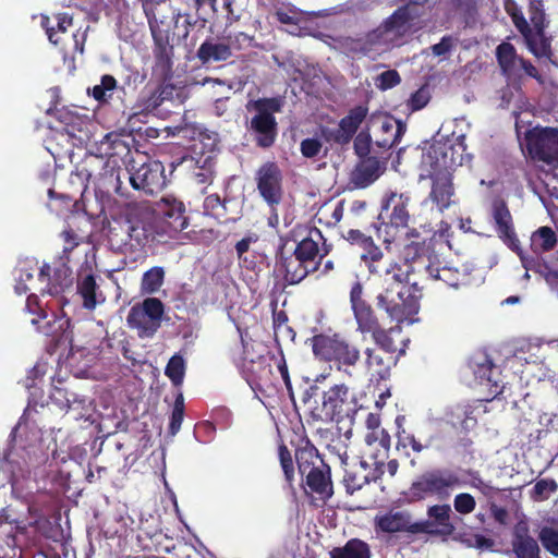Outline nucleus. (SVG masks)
I'll use <instances>...</instances> for the list:
<instances>
[{"label":"nucleus","instance_id":"f257e3e1","mask_svg":"<svg viewBox=\"0 0 558 558\" xmlns=\"http://www.w3.org/2000/svg\"><path fill=\"white\" fill-rule=\"evenodd\" d=\"M383 291L377 303L397 323L412 322L417 314L422 288L412 280V267L407 263H390L380 274Z\"/></svg>","mask_w":558,"mask_h":558},{"label":"nucleus","instance_id":"f03ea898","mask_svg":"<svg viewBox=\"0 0 558 558\" xmlns=\"http://www.w3.org/2000/svg\"><path fill=\"white\" fill-rule=\"evenodd\" d=\"M107 145L105 156L90 154L76 165L74 174L85 182L92 183L95 190L101 193L114 192L124 196L121 175L128 174L120 165L117 155L122 151L129 153V146L116 133L105 135L101 146Z\"/></svg>","mask_w":558,"mask_h":558},{"label":"nucleus","instance_id":"7ed1b4c3","mask_svg":"<svg viewBox=\"0 0 558 558\" xmlns=\"http://www.w3.org/2000/svg\"><path fill=\"white\" fill-rule=\"evenodd\" d=\"M283 105L279 96L251 99L245 105L247 112L253 113L247 130L257 147L267 149L275 145L278 137L276 113L282 111Z\"/></svg>","mask_w":558,"mask_h":558},{"label":"nucleus","instance_id":"20e7f679","mask_svg":"<svg viewBox=\"0 0 558 558\" xmlns=\"http://www.w3.org/2000/svg\"><path fill=\"white\" fill-rule=\"evenodd\" d=\"M366 425L371 429L365 436L366 445L372 447L377 442L379 448H375L376 453L372 450L369 451L372 462L368 463L362 460L359 470L354 471L353 477H351V482H354V488H362L363 485H368L372 481L377 480L390 448V436L385 429H379L380 420L378 415L369 413L366 418Z\"/></svg>","mask_w":558,"mask_h":558},{"label":"nucleus","instance_id":"39448f33","mask_svg":"<svg viewBox=\"0 0 558 558\" xmlns=\"http://www.w3.org/2000/svg\"><path fill=\"white\" fill-rule=\"evenodd\" d=\"M465 136L459 135L453 143H435L423 154L421 160L422 175L451 172L459 166L469 163L471 155L465 153Z\"/></svg>","mask_w":558,"mask_h":558},{"label":"nucleus","instance_id":"423d86ee","mask_svg":"<svg viewBox=\"0 0 558 558\" xmlns=\"http://www.w3.org/2000/svg\"><path fill=\"white\" fill-rule=\"evenodd\" d=\"M59 459L57 451H53L52 459L49 463H45L34 470V481L39 484H50L54 488H71L72 485L77 484L80 478L85 476L88 483H93L94 476L92 471L85 472L81 463L74 459L62 457Z\"/></svg>","mask_w":558,"mask_h":558},{"label":"nucleus","instance_id":"0eeeda50","mask_svg":"<svg viewBox=\"0 0 558 558\" xmlns=\"http://www.w3.org/2000/svg\"><path fill=\"white\" fill-rule=\"evenodd\" d=\"M295 461L299 473L308 488H332L330 466L308 440L295 450Z\"/></svg>","mask_w":558,"mask_h":558},{"label":"nucleus","instance_id":"6e6552de","mask_svg":"<svg viewBox=\"0 0 558 558\" xmlns=\"http://www.w3.org/2000/svg\"><path fill=\"white\" fill-rule=\"evenodd\" d=\"M126 173L134 190L149 195L162 191L167 185L165 166L159 160L148 159L140 165L133 160L131 167L126 169Z\"/></svg>","mask_w":558,"mask_h":558},{"label":"nucleus","instance_id":"1a4fd4ad","mask_svg":"<svg viewBox=\"0 0 558 558\" xmlns=\"http://www.w3.org/2000/svg\"><path fill=\"white\" fill-rule=\"evenodd\" d=\"M363 122L367 130L377 128L383 133L389 135L383 140H377L378 145L381 147L396 145L405 130L400 121H393L384 116H371L367 118V108L364 106H359L351 110V134L354 133Z\"/></svg>","mask_w":558,"mask_h":558},{"label":"nucleus","instance_id":"9d476101","mask_svg":"<svg viewBox=\"0 0 558 558\" xmlns=\"http://www.w3.org/2000/svg\"><path fill=\"white\" fill-rule=\"evenodd\" d=\"M410 29L409 13L407 8L397 10L381 26L367 35L368 48H361L368 53L376 46L399 45L401 38Z\"/></svg>","mask_w":558,"mask_h":558},{"label":"nucleus","instance_id":"9b49d317","mask_svg":"<svg viewBox=\"0 0 558 558\" xmlns=\"http://www.w3.org/2000/svg\"><path fill=\"white\" fill-rule=\"evenodd\" d=\"M255 181L260 197L275 210L283 197V174L277 162H264L255 173Z\"/></svg>","mask_w":558,"mask_h":558},{"label":"nucleus","instance_id":"f8f14e48","mask_svg":"<svg viewBox=\"0 0 558 558\" xmlns=\"http://www.w3.org/2000/svg\"><path fill=\"white\" fill-rule=\"evenodd\" d=\"M482 480L475 472L469 470L430 471L425 473L421 481L413 484L412 488H448L451 486H471L478 488Z\"/></svg>","mask_w":558,"mask_h":558},{"label":"nucleus","instance_id":"ddd939ff","mask_svg":"<svg viewBox=\"0 0 558 558\" xmlns=\"http://www.w3.org/2000/svg\"><path fill=\"white\" fill-rule=\"evenodd\" d=\"M322 411L327 420L337 423L339 438L349 439V429H343L340 424L349 417L348 387L344 384L335 385L324 392Z\"/></svg>","mask_w":558,"mask_h":558},{"label":"nucleus","instance_id":"4468645a","mask_svg":"<svg viewBox=\"0 0 558 558\" xmlns=\"http://www.w3.org/2000/svg\"><path fill=\"white\" fill-rule=\"evenodd\" d=\"M288 241L280 238V244L275 254V271L283 277L289 284L301 282L311 272H314L305 262L292 251L287 250Z\"/></svg>","mask_w":558,"mask_h":558},{"label":"nucleus","instance_id":"2eb2a0df","mask_svg":"<svg viewBox=\"0 0 558 558\" xmlns=\"http://www.w3.org/2000/svg\"><path fill=\"white\" fill-rule=\"evenodd\" d=\"M529 155L539 161L553 163L558 160V130L534 129L526 133Z\"/></svg>","mask_w":558,"mask_h":558},{"label":"nucleus","instance_id":"dca6fc26","mask_svg":"<svg viewBox=\"0 0 558 558\" xmlns=\"http://www.w3.org/2000/svg\"><path fill=\"white\" fill-rule=\"evenodd\" d=\"M154 40L153 77L158 82H169L173 76V46L169 43V34L166 29L150 32Z\"/></svg>","mask_w":558,"mask_h":558},{"label":"nucleus","instance_id":"f3484780","mask_svg":"<svg viewBox=\"0 0 558 558\" xmlns=\"http://www.w3.org/2000/svg\"><path fill=\"white\" fill-rule=\"evenodd\" d=\"M496 58L504 75L509 80L520 78L522 74L538 80V71L529 61L521 58L512 44L504 41L496 48Z\"/></svg>","mask_w":558,"mask_h":558},{"label":"nucleus","instance_id":"a211bd4d","mask_svg":"<svg viewBox=\"0 0 558 558\" xmlns=\"http://www.w3.org/2000/svg\"><path fill=\"white\" fill-rule=\"evenodd\" d=\"M312 348L316 356L325 361H335L339 369L343 367V371L348 372L349 345L339 335H316L312 338Z\"/></svg>","mask_w":558,"mask_h":558},{"label":"nucleus","instance_id":"6ab92c4d","mask_svg":"<svg viewBox=\"0 0 558 558\" xmlns=\"http://www.w3.org/2000/svg\"><path fill=\"white\" fill-rule=\"evenodd\" d=\"M292 251L305 262L313 271H316L320 265L322 258L328 254L325 240L320 230L311 228L307 234L296 243Z\"/></svg>","mask_w":558,"mask_h":558},{"label":"nucleus","instance_id":"aec40b11","mask_svg":"<svg viewBox=\"0 0 558 558\" xmlns=\"http://www.w3.org/2000/svg\"><path fill=\"white\" fill-rule=\"evenodd\" d=\"M374 530L376 534H395L400 532L416 534L423 533L424 526L412 522L411 515L407 511L390 510L375 515Z\"/></svg>","mask_w":558,"mask_h":558},{"label":"nucleus","instance_id":"412c9836","mask_svg":"<svg viewBox=\"0 0 558 558\" xmlns=\"http://www.w3.org/2000/svg\"><path fill=\"white\" fill-rule=\"evenodd\" d=\"M492 217L494 219L496 231L499 238L509 248L519 254L524 267H526L524 257L520 248L519 239L517 238V234L513 229L511 214L504 201L496 199L493 202Z\"/></svg>","mask_w":558,"mask_h":558},{"label":"nucleus","instance_id":"4be33fe9","mask_svg":"<svg viewBox=\"0 0 558 558\" xmlns=\"http://www.w3.org/2000/svg\"><path fill=\"white\" fill-rule=\"evenodd\" d=\"M155 211L170 231L181 232L189 225L183 202L172 195L161 197L155 205Z\"/></svg>","mask_w":558,"mask_h":558},{"label":"nucleus","instance_id":"5701e85b","mask_svg":"<svg viewBox=\"0 0 558 558\" xmlns=\"http://www.w3.org/2000/svg\"><path fill=\"white\" fill-rule=\"evenodd\" d=\"M511 551L515 558H541L537 541L530 534L525 520H520L512 530Z\"/></svg>","mask_w":558,"mask_h":558},{"label":"nucleus","instance_id":"b1692460","mask_svg":"<svg viewBox=\"0 0 558 558\" xmlns=\"http://www.w3.org/2000/svg\"><path fill=\"white\" fill-rule=\"evenodd\" d=\"M76 292L82 299L83 307L93 311L105 301L102 292L97 283V276L88 267L82 268L77 272Z\"/></svg>","mask_w":558,"mask_h":558},{"label":"nucleus","instance_id":"393cba45","mask_svg":"<svg viewBox=\"0 0 558 558\" xmlns=\"http://www.w3.org/2000/svg\"><path fill=\"white\" fill-rule=\"evenodd\" d=\"M426 271L433 280H439L449 287L457 288L469 282L470 274L465 267H453L449 263L433 260L426 266Z\"/></svg>","mask_w":558,"mask_h":558},{"label":"nucleus","instance_id":"a878e982","mask_svg":"<svg viewBox=\"0 0 558 558\" xmlns=\"http://www.w3.org/2000/svg\"><path fill=\"white\" fill-rule=\"evenodd\" d=\"M409 195L391 192L383 204L380 216L389 218L396 227H405L409 221Z\"/></svg>","mask_w":558,"mask_h":558},{"label":"nucleus","instance_id":"bb28decb","mask_svg":"<svg viewBox=\"0 0 558 558\" xmlns=\"http://www.w3.org/2000/svg\"><path fill=\"white\" fill-rule=\"evenodd\" d=\"M452 510L449 505L433 506L428 510L429 521L417 522L424 526L423 532L449 536L454 531V525L450 519Z\"/></svg>","mask_w":558,"mask_h":558},{"label":"nucleus","instance_id":"cd10ccee","mask_svg":"<svg viewBox=\"0 0 558 558\" xmlns=\"http://www.w3.org/2000/svg\"><path fill=\"white\" fill-rule=\"evenodd\" d=\"M31 324L35 326L39 333L50 338L54 343H60L70 337L69 328L71 326V320L65 316L51 314L50 319H48V317L45 320L31 318Z\"/></svg>","mask_w":558,"mask_h":558},{"label":"nucleus","instance_id":"c85d7f7f","mask_svg":"<svg viewBox=\"0 0 558 558\" xmlns=\"http://www.w3.org/2000/svg\"><path fill=\"white\" fill-rule=\"evenodd\" d=\"M362 287L356 284L351 290V305L354 311L357 329L362 333H373L377 328V319L372 307L361 299Z\"/></svg>","mask_w":558,"mask_h":558},{"label":"nucleus","instance_id":"c756f323","mask_svg":"<svg viewBox=\"0 0 558 558\" xmlns=\"http://www.w3.org/2000/svg\"><path fill=\"white\" fill-rule=\"evenodd\" d=\"M68 262H61L60 267L54 269L52 277L50 276V266L45 264L39 271V278L41 280L48 279L47 288L44 292L50 295H58L65 289L70 288L73 283L72 270L68 266Z\"/></svg>","mask_w":558,"mask_h":558},{"label":"nucleus","instance_id":"7c9ffc66","mask_svg":"<svg viewBox=\"0 0 558 558\" xmlns=\"http://www.w3.org/2000/svg\"><path fill=\"white\" fill-rule=\"evenodd\" d=\"M376 157L362 158L351 171V187L365 189L373 184L383 173Z\"/></svg>","mask_w":558,"mask_h":558},{"label":"nucleus","instance_id":"2f4dec72","mask_svg":"<svg viewBox=\"0 0 558 558\" xmlns=\"http://www.w3.org/2000/svg\"><path fill=\"white\" fill-rule=\"evenodd\" d=\"M470 367L478 384L488 387L490 393L498 395L501 391L498 384V371L494 367L488 356L485 354L475 355L470 361Z\"/></svg>","mask_w":558,"mask_h":558},{"label":"nucleus","instance_id":"473e14b6","mask_svg":"<svg viewBox=\"0 0 558 558\" xmlns=\"http://www.w3.org/2000/svg\"><path fill=\"white\" fill-rule=\"evenodd\" d=\"M423 178H429L433 180L432 191L429 198L436 204L439 211L445 210L451 204V197L453 195V187L451 183V175L447 173H435V175H422Z\"/></svg>","mask_w":558,"mask_h":558},{"label":"nucleus","instance_id":"72a5a7b5","mask_svg":"<svg viewBox=\"0 0 558 558\" xmlns=\"http://www.w3.org/2000/svg\"><path fill=\"white\" fill-rule=\"evenodd\" d=\"M231 56L230 45H227V43H215L211 39L205 40L196 52V57L202 64L227 61Z\"/></svg>","mask_w":558,"mask_h":558},{"label":"nucleus","instance_id":"f704fd0d","mask_svg":"<svg viewBox=\"0 0 558 558\" xmlns=\"http://www.w3.org/2000/svg\"><path fill=\"white\" fill-rule=\"evenodd\" d=\"M480 407L481 403L478 401H476L474 404L459 403L452 405L446 413L447 421L453 426H460L464 429H469L475 424L474 412Z\"/></svg>","mask_w":558,"mask_h":558},{"label":"nucleus","instance_id":"c9c22d12","mask_svg":"<svg viewBox=\"0 0 558 558\" xmlns=\"http://www.w3.org/2000/svg\"><path fill=\"white\" fill-rule=\"evenodd\" d=\"M60 236L63 240V248L60 255V262L71 263L75 258L87 256V251L83 247V238L78 236V234L73 229L69 228L63 230L60 233Z\"/></svg>","mask_w":558,"mask_h":558},{"label":"nucleus","instance_id":"e433bc0d","mask_svg":"<svg viewBox=\"0 0 558 558\" xmlns=\"http://www.w3.org/2000/svg\"><path fill=\"white\" fill-rule=\"evenodd\" d=\"M0 470L8 478L12 488H17L24 481L31 477L32 472L24 470L20 462L11 459V450H5L0 460Z\"/></svg>","mask_w":558,"mask_h":558},{"label":"nucleus","instance_id":"4c0bfd02","mask_svg":"<svg viewBox=\"0 0 558 558\" xmlns=\"http://www.w3.org/2000/svg\"><path fill=\"white\" fill-rule=\"evenodd\" d=\"M126 322L131 328L137 330V335L141 338L153 337L160 327L159 323L146 316L138 307V304L131 307Z\"/></svg>","mask_w":558,"mask_h":558},{"label":"nucleus","instance_id":"58836bf2","mask_svg":"<svg viewBox=\"0 0 558 558\" xmlns=\"http://www.w3.org/2000/svg\"><path fill=\"white\" fill-rule=\"evenodd\" d=\"M277 21L281 24L293 26L295 29L290 31L291 34L298 36L314 35L315 27L313 21L305 17L301 13L294 11L278 10L276 12Z\"/></svg>","mask_w":558,"mask_h":558},{"label":"nucleus","instance_id":"ea45409f","mask_svg":"<svg viewBox=\"0 0 558 558\" xmlns=\"http://www.w3.org/2000/svg\"><path fill=\"white\" fill-rule=\"evenodd\" d=\"M515 25L524 36L530 51L535 57H549V45L547 44V41L544 39L543 35L539 32H533L532 29H530L525 21H522V23L515 21Z\"/></svg>","mask_w":558,"mask_h":558},{"label":"nucleus","instance_id":"a19ab883","mask_svg":"<svg viewBox=\"0 0 558 558\" xmlns=\"http://www.w3.org/2000/svg\"><path fill=\"white\" fill-rule=\"evenodd\" d=\"M19 530L20 526L16 520L10 519L5 510L2 509L0 511V544L3 547V553H7L5 547L14 551L17 546L16 534Z\"/></svg>","mask_w":558,"mask_h":558},{"label":"nucleus","instance_id":"79ce46f5","mask_svg":"<svg viewBox=\"0 0 558 558\" xmlns=\"http://www.w3.org/2000/svg\"><path fill=\"white\" fill-rule=\"evenodd\" d=\"M351 246H353L354 250L360 251V256L364 260L371 259L372 262H375L381 256V252L374 244L372 238L364 236L359 231L351 230Z\"/></svg>","mask_w":558,"mask_h":558},{"label":"nucleus","instance_id":"37998d69","mask_svg":"<svg viewBox=\"0 0 558 558\" xmlns=\"http://www.w3.org/2000/svg\"><path fill=\"white\" fill-rule=\"evenodd\" d=\"M557 244V235L550 227H541L531 235V248L535 254L551 251Z\"/></svg>","mask_w":558,"mask_h":558},{"label":"nucleus","instance_id":"c03bdc74","mask_svg":"<svg viewBox=\"0 0 558 558\" xmlns=\"http://www.w3.org/2000/svg\"><path fill=\"white\" fill-rule=\"evenodd\" d=\"M227 203L228 201L222 199L217 193L206 196L203 203L204 215L215 218L220 223L232 220L228 217Z\"/></svg>","mask_w":558,"mask_h":558},{"label":"nucleus","instance_id":"a18cd8bd","mask_svg":"<svg viewBox=\"0 0 558 558\" xmlns=\"http://www.w3.org/2000/svg\"><path fill=\"white\" fill-rule=\"evenodd\" d=\"M322 137L331 148L349 143V116L343 117L335 128H322Z\"/></svg>","mask_w":558,"mask_h":558},{"label":"nucleus","instance_id":"49530a36","mask_svg":"<svg viewBox=\"0 0 558 558\" xmlns=\"http://www.w3.org/2000/svg\"><path fill=\"white\" fill-rule=\"evenodd\" d=\"M118 89V81L111 74H104L100 83L88 89V94L99 104H109L112 94Z\"/></svg>","mask_w":558,"mask_h":558},{"label":"nucleus","instance_id":"de8ad7c7","mask_svg":"<svg viewBox=\"0 0 558 558\" xmlns=\"http://www.w3.org/2000/svg\"><path fill=\"white\" fill-rule=\"evenodd\" d=\"M57 26L50 25V19L48 16L41 17V26L46 29L50 43L59 45L60 40L57 36L58 33H65L68 28L73 24V17L66 13H58L54 15Z\"/></svg>","mask_w":558,"mask_h":558},{"label":"nucleus","instance_id":"09e8293b","mask_svg":"<svg viewBox=\"0 0 558 558\" xmlns=\"http://www.w3.org/2000/svg\"><path fill=\"white\" fill-rule=\"evenodd\" d=\"M165 269L155 266L143 274L141 281V291L145 294H154L158 292L165 281Z\"/></svg>","mask_w":558,"mask_h":558},{"label":"nucleus","instance_id":"8fccbe9b","mask_svg":"<svg viewBox=\"0 0 558 558\" xmlns=\"http://www.w3.org/2000/svg\"><path fill=\"white\" fill-rule=\"evenodd\" d=\"M366 364L373 377L385 378L389 372V362L377 350L366 349Z\"/></svg>","mask_w":558,"mask_h":558},{"label":"nucleus","instance_id":"3c124183","mask_svg":"<svg viewBox=\"0 0 558 558\" xmlns=\"http://www.w3.org/2000/svg\"><path fill=\"white\" fill-rule=\"evenodd\" d=\"M174 86L169 83L159 82L158 87L144 100L145 109L156 110L165 100L172 98Z\"/></svg>","mask_w":558,"mask_h":558},{"label":"nucleus","instance_id":"603ef678","mask_svg":"<svg viewBox=\"0 0 558 558\" xmlns=\"http://www.w3.org/2000/svg\"><path fill=\"white\" fill-rule=\"evenodd\" d=\"M372 335L375 342L387 353H392L398 350L395 341V336H401V328L395 327L389 330L376 329Z\"/></svg>","mask_w":558,"mask_h":558},{"label":"nucleus","instance_id":"864d4df0","mask_svg":"<svg viewBox=\"0 0 558 558\" xmlns=\"http://www.w3.org/2000/svg\"><path fill=\"white\" fill-rule=\"evenodd\" d=\"M165 374L174 386L181 385L185 375L183 356L180 354L172 355L166 366Z\"/></svg>","mask_w":558,"mask_h":558},{"label":"nucleus","instance_id":"5fc2aeb1","mask_svg":"<svg viewBox=\"0 0 558 558\" xmlns=\"http://www.w3.org/2000/svg\"><path fill=\"white\" fill-rule=\"evenodd\" d=\"M165 3L166 0H142V8L147 17L150 32L162 29L159 23L162 24L163 21L158 17V13L159 7Z\"/></svg>","mask_w":558,"mask_h":558},{"label":"nucleus","instance_id":"6e6d98bb","mask_svg":"<svg viewBox=\"0 0 558 558\" xmlns=\"http://www.w3.org/2000/svg\"><path fill=\"white\" fill-rule=\"evenodd\" d=\"M538 538L549 554L558 557V529L544 526L538 533Z\"/></svg>","mask_w":558,"mask_h":558},{"label":"nucleus","instance_id":"4d7b16f0","mask_svg":"<svg viewBox=\"0 0 558 558\" xmlns=\"http://www.w3.org/2000/svg\"><path fill=\"white\" fill-rule=\"evenodd\" d=\"M138 307L156 323L161 324V318L165 313L163 303L157 298H147Z\"/></svg>","mask_w":558,"mask_h":558},{"label":"nucleus","instance_id":"13d9d810","mask_svg":"<svg viewBox=\"0 0 558 558\" xmlns=\"http://www.w3.org/2000/svg\"><path fill=\"white\" fill-rule=\"evenodd\" d=\"M460 542L470 548H477L481 550L492 549L495 545L494 539L488 538L482 534H464L459 537Z\"/></svg>","mask_w":558,"mask_h":558},{"label":"nucleus","instance_id":"bf43d9fd","mask_svg":"<svg viewBox=\"0 0 558 558\" xmlns=\"http://www.w3.org/2000/svg\"><path fill=\"white\" fill-rule=\"evenodd\" d=\"M278 453L286 481L288 485L292 486V481L294 478V463L291 452L287 446L282 444L279 446Z\"/></svg>","mask_w":558,"mask_h":558},{"label":"nucleus","instance_id":"052dcab7","mask_svg":"<svg viewBox=\"0 0 558 558\" xmlns=\"http://www.w3.org/2000/svg\"><path fill=\"white\" fill-rule=\"evenodd\" d=\"M344 213V199L337 202L336 204H326L320 214L326 217L327 225H337L343 217Z\"/></svg>","mask_w":558,"mask_h":558},{"label":"nucleus","instance_id":"680f3d73","mask_svg":"<svg viewBox=\"0 0 558 558\" xmlns=\"http://www.w3.org/2000/svg\"><path fill=\"white\" fill-rule=\"evenodd\" d=\"M304 499L313 508L323 507L332 496L333 490H303Z\"/></svg>","mask_w":558,"mask_h":558},{"label":"nucleus","instance_id":"e2e57ef3","mask_svg":"<svg viewBox=\"0 0 558 558\" xmlns=\"http://www.w3.org/2000/svg\"><path fill=\"white\" fill-rule=\"evenodd\" d=\"M50 399L52 403H54L60 410L68 412L72 404L75 402V400L71 401L69 398V392L66 389L61 387H53Z\"/></svg>","mask_w":558,"mask_h":558},{"label":"nucleus","instance_id":"0e129e2a","mask_svg":"<svg viewBox=\"0 0 558 558\" xmlns=\"http://www.w3.org/2000/svg\"><path fill=\"white\" fill-rule=\"evenodd\" d=\"M375 83L379 89L386 90L400 83V75L396 70H388L377 75Z\"/></svg>","mask_w":558,"mask_h":558},{"label":"nucleus","instance_id":"69168bd1","mask_svg":"<svg viewBox=\"0 0 558 558\" xmlns=\"http://www.w3.org/2000/svg\"><path fill=\"white\" fill-rule=\"evenodd\" d=\"M323 148V144L319 140L314 137L304 138L300 144V150L305 158L317 157Z\"/></svg>","mask_w":558,"mask_h":558},{"label":"nucleus","instance_id":"338daca9","mask_svg":"<svg viewBox=\"0 0 558 558\" xmlns=\"http://www.w3.org/2000/svg\"><path fill=\"white\" fill-rule=\"evenodd\" d=\"M429 98L430 94L428 87L423 86L411 95L410 99L408 100V106L413 111L420 110L427 105Z\"/></svg>","mask_w":558,"mask_h":558},{"label":"nucleus","instance_id":"774afa93","mask_svg":"<svg viewBox=\"0 0 558 558\" xmlns=\"http://www.w3.org/2000/svg\"><path fill=\"white\" fill-rule=\"evenodd\" d=\"M254 40L253 36L247 35L244 32H238L227 37V45L231 46V50H242L252 46Z\"/></svg>","mask_w":558,"mask_h":558}]
</instances>
